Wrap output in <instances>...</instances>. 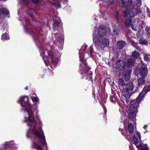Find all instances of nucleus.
<instances>
[{
    "label": "nucleus",
    "mask_w": 150,
    "mask_h": 150,
    "mask_svg": "<svg viewBox=\"0 0 150 150\" xmlns=\"http://www.w3.org/2000/svg\"><path fill=\"white\" fill-rule=\"evenodd\" d=\"M128 131L129 133V135L131 138H132L133 139V136L130 135V134L132 133L134 131V127L133 126L131 123H129L128 125Z\"/></svg>",
    "instance_id": "ddd939ff"
},
{
    "label": "nucleus",
    "mask_w": 150,
    "mask_h": 150,
    "mask_svg": "<svg viewBox=\"0 0 150 150\" xmlns=\"http://www.w3.org/2000/svg\"><path fill=\"white\" fill-rule=\"evenodd\" d=\"M140 54L138 52L135 51L132 52V57L135 59H137L139 56Z\"/></svg>",
    "instance_id": "a211bd4d"
},
{
    "label": "nucleus",
    "mask_w": 150,
    "mask_h": 150,
    "mask_svg": "<svg viewBox=\"0 0 150 150\" xmlns=\"http://www.w3.org/2000/svg\"><path fill=\"white\" fill-rule=\"evenodd\" d=\"M147 125H144V126L143 127V128L144 129H146V128L147 127Z\"/></svg>",
    "instance_id": "4c0bfd02"
},
{
    "label": "nucleus",
    "mask_w": 150,
    "mask_h": 150,
    "mask_svg": "<svg viewBox=\"0 0 150 150\" xmlns=\"http://www.w3.org/2000/svg\"><path fill=\"white\" fill-rule=\"evenodd\" d=\"M147 14L149 17H150V11L149 9L148 8H147Z\"/></svg>",
    "instance_id": "72a5a7b5"
},
{
    "label": "nucleus",
    "mask_w": 150,
    "mask_h": 150,
    "mask_svg": "<svg viewBox=\"0 0 150 150\" xmlns=\"http://www.w3.org/2000/svg\"><path fill=\"white\" fill-rule=\"evenodd\" d=\"M36 38V37H35H35L34 38Z\"/></svg>",
    "instance_id": "79ce46f5"
},
{
    "label": "nucleus",
    "mask_w": 150,
    "mask_h": 150,
    "mask_svg": "<svg viewBox=\"0 0 150 150\" xmlns=\"http://www.w3.org/2000/svg\"><path fill=\"white\" fill-rule=\"evenodd\" d=\"M61 20L59 19V20H54V25L58 26L60 23Z\"/></svg>",
    "instance_id": "a878e982"
},
{
    "label": "nucleus",
    "mask_w": 150,
    "mask_h": 150,
    "mask_svg": "<svg viewBox=\"0 0 150 150\" xmlns=\"http://www.w3.org/2000/svg\"><path fill=\"white\" fill-rule=\"evenodd\" d=\"M110 85L112 86L114 84V83L113 81V82H112V81H111L110 82Z\"/></svg>",
    "instance_id": "e433bc0d"
},
{
    "label": "nucleus",
    "mask_w": 150,
    "mask_h": 150,
    "mask_svg": "<svg viewBox=\"0 0 150 150\" xmlns=\"http://www.w3.org/2000/svg\"><path fill=\"white\" fill-rule=\"evenodd\" d=\"M87 69L88 70H89L90 69V68H89V67H87V68H86V69L85 70H83V71H81V73L82 75H83L86 74L87 71L86 70Z\"/></svg>",
    "instance_id": "c85d7f7f"
},
{
    "label": "nucleus",
    "mask_w": 150,
    "mask_h": 150,
    "mask_svg": "<svg viewBox=\"0 0 150 150\" xmlns=\"http://www.w3.org/2000/svg\"><path fill=\"white\" fill-rule=\"evenodd\" d=\"M33 2L35 4H37L39 2V0H32Z\"/></svg>",
    "instance_id": "f704fd0d"
},
{
    "label": "nucleus",
    "mask_w": 150,
    "mask_h": 150,
    "mask_svg": "<svg viewBox=\"0 0 150 150\" xmlns=\"http://www.w3.org/2000/svg\"><path fill=\"white\" fill-rule=\"evenodd\" d=\"M114 2V0H110L109 1L107 2L106 1H105L106 3L105 4H107L109 5H110L112 4Z\"/></svg>",
    "instance_id": "7c9ffc66"
},
{
    "label": "nucleus",
    "mask_w": 150,
    "mask_h": 150,
    "mask_svg": "<svg viewBox=\"0 0 150 150\" xmlns=\"http://www.w3.org/2000/svg\"><path fill=\"white\" fill-rule=\"evenodd\" d=\"M100 45L103 47H105L109 45V42L108 40L105 38L102 39L101 42L100 44Z\"/></svg>",
    "instance_id": "f8f14e48"
},
{
    "label": "nucleus",
    "mask_w": 150,
    "mask_h": 150,
    "mask_svg": "<svg viewBox=\"0 0 150 150\" xmlns=\"http://www.w3.org/2000/svg\"><path fill=\"white\" fill-rule=\"evenodd\" d=\"M36 34H37L35 33V35H36Z\"/></svg>",
    "instance_id": "ea45409f"
},
{
    "label": "nucleus",
    "mask_w": 150,
    "mask_h": 150,
    "mask_svg": "<svg viewBox=\"0 0 150 150\" xmlns=\"http://www.w3.org/2000/svg\"><path fill=\"white\" fill-rule=\"evenodd\" d=\"M139 42L141 44H142L146 45L148 44L147 41L143 38L140 39L139 40Z\"/></svg>",
    "instance_id": "5701e85b"
},
{
    "label": "nucleus",
    "mask_w": 150,
    "mask_h": 150,
    "mask_svg": "<svg viewBox=\"0 0 150 150\" xmlns=\"http://www.w3.org/2000/svg\"><path fill=\"white\" fill-rule=\"evenodd\" d=\"M134 135L133 137V143L135 144L138 150H148L147 145H142L141 142V136L140 132L136 131L134 132Z\"/></svg>",
    "instance_id": "20e7f679"
},
{
    "label": "nucleus",
    "mask_w": 150,
    "mask_h": 150,
    "mask_svg": "<svg viewBox=\"0 0 150 150\" xmlns=\"http://www.w3.org/2000/svg\"><path fill=\"white\" fill-rule=\"evenodd\" d=\"M123 78L126 81H128L130 78V72L125 71L123 72Z\"/></svg>",
    "instance_id": "9d476101"
},
{
    "label": "nucleus",
    "mask_w": 150,
    "mask_h": 150,
    "mask_svg": "<svg viewBox=\"0 0 150 150\" xmlns=\"http://www.w3.org/2000/svg\"><path fill=\"white\" fill-rule=\"evenodd\" d=\"M135 63V60H134L129 59L127 60L126 64V66L129 67H130L133 66Z\"/></svg>",
    "instance_id": "9b49d317"
},
{
    "label": "nucleus",
    "mask_w": 150,
    "mask_h": 150,
    "mask_svg": "<svg viewBox=\"0 0 150 150\" xmlns=\"http://www.w3.org/2000/svg\"><path fill=\"white\" fill-rule=\"evenodd\" d=\"M49 57L51 58L52 61H55L56 58L54 56L53 53L51 51H49L47 52Z\"/></svg>",
    "instance_id": "f3484780"
},
{
    "label": "nucleus",
    "mask_w": 150,
    "mask_h": 150,
    "mask_svg": "<svg viewBox=\"0 0 150 150\" xmlns=\"http://www.w3.org/2000/svg\"><path fill=\"white\" fill-rule=\"evenodd\" d=\"M92 73L91 71H90L88 74L86 75V79L87 80H91L92 78Z\"/></svg>",
    "instance_id": "393cba45"
},
{
    "label": "nucleus",
    "mask_w": 150,
    "mask_h": 150,
    "mask_svg": "<svg viewBox=\"0 0 150 150\" xmlns=\"http://www.w3.org/2000/svg\"><path fill=\"white\" fill-rule=\"evenodd\" d=\"M145 77H142L141 76V77L139 78L138 80V85L139 86L144 83L145 81Z\"/></svg>",
    "instance_id": "2eb2a0df"
},
{
    "label": "nucleus",
    "mask_w": 150,
    "mask_h": 150,
    "mask_svg": "<svg viewBox=\"0 0 150 150\" xmlns=\"http://www.w3.org/2000/svg\"><path fill=\"white\" fill-rule=\"evenodd\" d=\"M20 101L21 106L24 107L29 116L28 118L25 117V122L32 128L28 133L27 137H31L35 139L33 142V145L37 150H43V148L45 146L47 149V145L43 131L41 128L38 127V124L34 118L32 117L34 115L33 109L32 108L31 105L28 101V97L24 96L21 98L18 103Z\"/></svg>",
    "instance_id": "f257e3e1"
},
{
    "label": "nucleus",
    "mask_w": 150,
    "mask_h": 150,
    "mask_svg": "<svg viewBox=\"0 0 150 150\" xmlns=\"http://www.w3.org/2000/svg\"><path fill=\"white\" fill-rule=\"evenodd\" d=\"M13 144V142H9L6 143L4 147L7 148V147L12 146Z\"/></svg>",
    "instance_id": "b1692460"
},
{
    "label": "nucleus",
    "mask_w": 150,
    "mask_h": 150,
    "mask_svg": "<svg viewBox=\"0 0 150 150\" xmlns=\"http://www.w3.org/2000/svg\"><path fill=\"white\" fill-rule=\"evenodd\" d=\"M28 86H26V87L25 88V90H27V89H28Z\"/></svg>",
    "instance_id": "58836bf2"
},
{
    "label": "nucleus",
    "mask_w": 150,
    "mask_h": 150,
    "mask_svg": "<svg viewBox=\"0 0 150 150\" xmlns=\"http://www.w3.org/2000/svg\"><path fill=\"white\" fill-rule=\"evenodd\" d=\"M118 86L119 87H122L123 88L125 86V83L124 80L122 78L119 79L118 80Z\"/></svg>",
    "instance_id": "dca6fc26"
},
{
    "label": "nucleus",
    "mask_w": 150,
    "mask_h": 150,
    "mask_svg": "<svg viewBox=\"0 0 150 150\" xmlns=\"http://www.w3.org/2000/svg\"><path fill=\"white\" fill-rule=\"evenodd\" d=\"M144 60L146 62H149L150 61V55L146 54L144 56Z\"/></svg>",
    "instance_id": "4be33fe9"
},
{
    "label": "nucleus",
    "mask_w": 150,
    "mask_h": 150,
    "mask_svg": "<svg viewBox=\"0 0 150 150\" xmlns=\"http://www.w3.org/2000/svg\"><path fill=\"white\" fill-rule=\"evenodd\" d=\"M114 15L117 21L118 22L119 21L118 13L117 11L114 12Z\"/></svg>",
    "instance_id": "cd10ccee"
},
{
    "label": "nucleus",
    "mask_w": 150,
    "mask_h": 150,
    "mask_svg": "<svg viewBox=\"0 0 150 150\" xmlns=\"http://www.w3.org/2000/svg\"><path fill=\"white\" fill-rule=\"evenodd\" d=\"M143 92L140 93L137 99L134 100L131 102V105L127 112L129 114L128 116L129 119L132 120L135 117L136 114L137 112V108L139 104L141 102L142 98H143Z\"/></svg>",
    "instance_id": "7ed1b4c3"
},
{
    "label": "nucleus",
    "mask_w": 150,
    "mask_h": 150,
    "mask_svg": "<svg viewBox=\"0 0 150 150\" xmlns=\"http://www.w3.org/2000/svg\"><path fill=\"white\" fill-rule=\"evenodd\" d=\"M28 1H29V0H23V3H24V4L27 3Z\"/></svg>",
    "instance_id": "c9c22d12"
},
{
    "label": "nucleus",
    "mask_w": 150,
    "mask_h": 150,
    "mask_svg": "<svg viewBox=\"0 0 150 150\" xmlns=\"http://www.w3.org/2000/svg\"><path fill=\"white\" fill-rule=\"evenodd\" d=\"M134 72L135 74L138 77L141 76L146 77L148 73V70L146 65L142 63L141 68L136 69Z\"/></svg>",
    "instance_id": "423d86ee"
},
{
    "label": "nucleus",
    "mask_w": 150,
    "mask_h": 150,
    "mask_svg": "<svg viewBox=\"0 0 150 150\" xmlns=\"http://www.w3.org/2000/svg\"><path fill=\"white\" fill-rule=\"evenodd\" d=\"M98 35L100 36H103L106 33V29L105 26L101 25L99 27L98 30Z\"/></svg>",
    "instance_id": "1a4fd4ad"
},
{
    "label": "nucleus",
    "mask_w": 150,
    "mask_h": 150,
    "mask_svg": "<svg viewBox=\"0 0 150 150\" xmlns=\"http://www.w3.org/2000/svg\"><path fill=\"white\" fill-rule=\"evenodd\" d=\"M116 68L119 71H122L124 70L125 66V62L123 60H119L116 63Z\"/></svg>",
    "instance_id": "0eeeda50"
},
{
    "label": "nucleus",
    "mask_w": 150,
    "mask_h": 150,
    "mask_svg": "<svg viewBox=\"0 0 150 150\" xmlns=\"http://www.w3.org/2000/svg\"><path fill=\"white\" fill-rule=\"evenodd\" d=\"M150 30V27H149L147 26L145 29V32L146 33L148 34H149L150 35V32L149 30Z\"/></svg>",
    "instance_id": "c756f323"
},
{
    "label": "nucleus",
    "mask_w": 150,
    "mask_h": 150,
    "mask_svg": "<svg viewBox=\"0 0 150 150\" xmlns=\"http://www.w3.org/2000/svg\"><path fill=\"white\" fill-rule=\"evenodd\" d=\"M44 58H43V57H42V59H44Z\"/></svg>",
    "instance_id": "a19ab883"
},
{
    "label": "nucleus",
    "mask_w": 150,
    "mask_h": 150,
    "mask_svg": "<svg viewBox=\"0 0 150 150\" xmlns=\"http://www.w3.org/2000/svg\"><path fill=\"white\" fill-rule=\"evenodd\" d=\"M113 33L112 34L113 35H115L117 34L118 32V30L117 28V26L115 25H113Z\"/></svg>",
    "instance_id": "6ab92c4d"
},
{
    "label": "nucleus",
    "mask_w": 150,
    "mask_h": 150,
    "mask_svg": "<svg viewBox=\"0 0 150 150\" xmlns=\"http://www.w3.org/2000/svg\"><path fill=\"white\" fill-rule=\"evenodd\" d=\"M2 40H6L7 39H8V33H5L3 34L2 35L1 37Z\"/></svg>",
    "instance_id": "412c9836"
},
{
    "label": "nucleus",
    "mask_w": 150,
    "mask_h": 150,
    "mask_svg": "<svg viewBox=\"0 0 150 150\" xmlns=\"http://www.w3.org/2000/svg\"><path fill=\"white\" fill-rule=\"evenodd\" d=\"M32 100L33 102H35L37 101L38 100L36 97H32Z\"/></svg>",
    "instance_id": "2f4dec72"
},
{
    "label": "nucleus",
    "mask_w": 150,
    "mask_h": 150,
    "mask_svg": "<svg viewBox=\"0 0 150 150\" xmlns=\"http://www.w3.org/2000/svg\"><path fill=\"white\" fill-rule=\"evenodd\" d=\"M93 43L96 45H99L100 43V38L94 32L92 34Z\"/></svg>",
    "instance_id": "6e6552de"
},
{
    "label": "nucleus",
    "mask_w": 150,
    "mask_h": 150,
    "mask_svg": "<svg viewBox=\"0 0 150 150\" xmlns=\"http://www.w3.org/2000/svg\"><path fill=\"white\" fill-rule=\"evenodd\" d=\"M121 3L124 4L122 6L127 5L126 9L124 13L125 17V23L127 26L132 25V21L130 18L134 16L132 9L135 8V6L140 7L141 5V0H130L127 3H126L124 0H121Z\"/></svg>",
    "instance_id": "f03ea898"
},
{
    "label": "nucleus",
    "mask_w": 150,
    "mask_h": 150,
    "mask_svg": "<svg viewBox=\"0 0 150 150\" xmlns=\"http://www.w3.org/2000/svg\"><path fill=\"white\" fill-rule=\"evenodd\" d=\"M126 43L124 41H119L117 42V47L119 49H122L126 45Z\"/></svg>",
    "instance_id": "4468645a"
},
{
    "label": "nucleus",
    "mask_w": 150,
    "mask_h": 150,
    "mask_svg": "<svg viewBox=\"0 0 150 150\" xmlns=\"http://www.w3.org/2000/svg\"><path fill=\"white\" fill-rule=\"evenodd\" d=\"M1 11H2V13L6 14H8L9 13L8 10L7 8H5L1 9Z\"/></svg>",
    "instance_id": "bb28decb"
},
{
    "label": "nucleus",
    "mask_w": 150,
    "mask_h": 150,
    "mask_svg": "<svg viewBox=\"0 0 150 150\" xmlns=\"http://www.w3.org/2000/svg\"><path fill=\"white\" fill-rule=\"evenodd\" d=\"M132 29L136 31L137 29L135 26H134L133 24L130 25Z\"/></svg>",
    "instance_id": "473e14b6"
},
{
    "label": "nucleus",
    "mask_w": 150,
    "mask_h": 150,
    "mask_svg": "<svg viewBox=\"0 0 150 150\" xmlns=\"http://www.w3.org/2000/svg\"><path fill=\"white\" fill-rule=\"evenodd\" d=\"M134 87L133 83L132 82L130 81L127 83L125 86L123 87L122 92L124 95L126 97H129L134 93V92H132Z\"/></svg>",
    "instance_id": "39448f33"
},
{
    "label": "nucleus",
    "mask_w": 150,
    "mask_h": 150,
    "mask_svg": "<svg viewBox=\"0 0 150 150\" xmlns=\"http://www.w3.org/2000/svg\"><path fill=\"white\" fill-rule=\"evenodd\" d=\"M145 90H144V91H142L140 93H141L142 92H143L144 93V96H144V95L147 92H148L150 90V84L149 85L147 86L145 88Z\"/></svg>",
    "instance_id": "aec40b11"
}]
</instances>
